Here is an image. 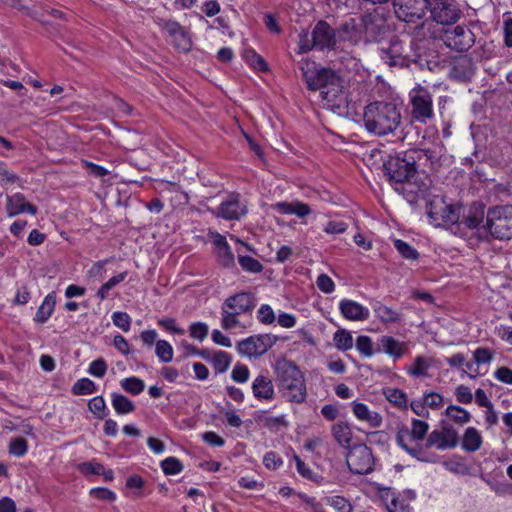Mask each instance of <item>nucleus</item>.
I'll return each mask as SVG.
<instances>
[{
    "label": "nucleus",
    "instance_id": "1",
    "mask_svg": "<svg viewBox=\"0 0 512 512\" xmlns=\"http://www.w3.org/2000/svg\"><path fill=\"white\" fill-rule=\"evenodd\" d=\"M310 90H319L324 107L341 114L349 106V92L345 80L334 70H311L301 67Z\"/></svg>",
    "mask_w": 512,
    "mask_h": 512
},
{
    "label": "nucleus",
    "instance_id": "2",
    "mask_svg": "<svg viewBox=\"0 0 512 512\" xmlns=\"http://www.w3.org/2000/svg\"><path fill=\"white\" fill-rule=\"evenodd\" d=\"M363 123L368 132L379 136L387 135L400 125L401 113L394 103L376 101L365 107Z\"/></svg>",
    "mask_w": 512,
    "mask_h": 512
},
{
    "label": "nucleus",
    "instance_id": "3",
    "mask_svg": "<svg viewBox=\"0 0 512 512\" xmlns=\"http://www.w3.org/2000/svg\"><path fill=\"white\" fill-rule=\"evenodd\" d=\"M275 380L281 396L288 402L301 404L306 400L307 389L304 375L293 362L277 361Z\"/></svg>",
    "mask_w": 512,
    "mask_h": 512
},
{
    "label": "nucleus",
    "instance_id": "4",
    "mask_svg": "<svg viewBox=\"0 0 512 512\" xmlns=\"http://www.w3.org/2000/svg\"><path fill=\"white\" fill-rule=\"evenodd\" d=\"M429 429V424L425 421L413 419L410 430H400L396 436L397 444L412 457L423 461L431 462L432 459L427 455L425 445L422 441Z\"/></svg>",
    "mask_w": 512,
    "mask_h": 512
},
{
    "label": "nucleus",
    "instance_id": "5",
    "mask_svg": "<svg viewBox=\"0 0 512 512\" xmlns=\"http://www.w3.org/2000/svg\"><path fill=\"white\" fill-rule=\"evenodd\" d=\"M385 170L389 180L396 185H402L403 190H407L413 182H416L417 172L412 155L405 154L403 157H391L385 163Z\"/></svg>",
    "mask_w": 512,
    "mask_h": 512
},
{
    "label": "nucleus",
    "instance_id": "6",
    "mask_svg": "<svg viewBox=\"0 0 512 512\" xmlns=\"http://www.w3.org/2000/svg\"><path fill=\"white\" fill-rule=\"evenodd\" d=\"M462 206L447 203L441 196H434L428 205L427 215L436 227L451 228L460 219Z\"/></svg>",
    "mask_w": 512,
    "mask_h": 512
},
{
    "label": "nucleus",
    "instance_id": "7",
    "mask_svg": "<svg viewBox=\"0 0 512 512\" xmlns=\"http://www.w3.org/2000/svg\"><path fill=\"white\" fill-rule=\"evenodd\" d=\"M484 230L497 239L512 238V205L496 206L487 212L486 226Z\"/></svg>",
    "mask_w": 512,
    "mask_h": 512
},
{
    "label": "nucleus",
    "instance_id": "8",
    "mask_svg": "<svg viewBox=\"0 0 512 512\" xmlns=\"http://www.w3.org/2000/svg\"><path fill=\"white\" fill-rule=\"evenodd\" d=\"M411 118L423 124L434 118L432 94L427 87L417 83L409 92Z\"/></svg>",
    "mask_w": 512,
    "mask_h": 512
},
{
    "label": "nucleus",
    "instance_id": "9",
    "mask_svg": "<svg viewBox=\"0 0 512 512\" xmlns=\"http://www.w3.org/2000/svg\"><path fill=\"white\" fill-rule=\"evenodd\" d=\"M360 25L364 31V43H379L392 33L384 14L378 10L360 17Z\"/></svg>",
    "mask_w": 512,
    "mask_h": 512
},
{
    "label": "nucleus",
    "instance_id": "10",
    "mask_svg": "<svg viewBox=\"0 0 512 512\" xmlns=\"http://www.w3.org/2000/svg\"><path fill=\"white\" fill-rule=\"evenodd\" d=\"M460 435L450 423H442L439 429L428 434L425 450L435 448L439 451L453 449L459 445Z\"/></svg>",
    "mask_w": 512,
    "mask_h": 512
},
{
    "label": "nucleus",
    "instance_id": "11",
    "mask_svg": "<svg viewBox=\"0 0 512 512\" xmlns=\"http://www.w3.org/2000/svg\"><path fill=\"white\" fill-rule=\"evenodd\" d=\"M476 36L470 27L457 25L446 29L442 35L444 44L455 51H468L475 43Z\"/></svg>",
    "mask_w": 512,
    "mask_h": 512
},
{
    "label": "nucleus",
    "instance_id": "12",
    "mask_svg": "<svg viewBox=\"0 0 512 512\" xmlns=\"http://www.w3.org/2000/svg\"><path fill=\"white\" fill-rule=\"evenodd\" d=\"M428 9L431 19L441 25L454 24L461 16L454 0H429Z\"/></svg>",
    "mask_w": 512,
    "mask_h": 512
},
{
    "label": "nucleus",
    "instance_id": "13",
    "mask_svg": "<svg viewBox=\"0 0 512 512\" xmlns=\"http://www.w3.org/2000/svg\"><path fill=\"white\" fill-rule=\"evenodd\" d=\"M347 465L355 474H367L373 470L374 458L371 449L365 444L353 446L346 457Z\"/></svg>",
    "mask_w": 512,
    "mask_h": 512
},
{
    "label": "nucleus",
    "instance_id": "14",
    "mask_svg": "<svg viewBox=\"0 0 512 512\" xmlns=\"http://www.w3.org/2000/svg\"><path fill=\"white\" fill-rule=\"evenodd\" d=\"M429 0H393L397 18L407 23L421 20L428 9Z\"/></svg>",
    "mask_w": 512,
    "mask_h": 512
},
{
    "label": "nucleus",
    "instance_id": "15",
    "mask_svg": "<svg viewBox=\"0 0 512 512\" xmlns=\"http://www.w3.org/2000/svg\"><path fill=\"white\" fill-rule=\"evenodd\" d=\"M248 212L246 202L240 197L239 194H229L220 205L211 210V213L225 220H240Z\"/></svg>",
    "mask_w": 512,
    "mask_h": 512
},
{
    "label": "nucleus",
    "instance_id": "16",
    "mask_svg": "<svg viewBox=\"0 0 512 512\" xmlns=\"http://www.w3.org/2000/svg\"><path fill=\"white\" fill-rule=\"evenodd\" d=\"M275 343L270 334L250 336L238 343V352L248 358H257L265 354Z\"/></svg>",
    "mask_w": 512,
    "mask_h": 512
},
{
    "label": "nucleus",
    "instance_id": "17",
    "mask_svg": "<svg viewBox=\"0 0 512 512\" xmlns=\"http://www.w3.org/2000/svg\"><path fill=\"white\" fill-rule=\"evenodd\" d=\"M379 56L389 66L402 64L404 61V48L401 41L393 33L379 42Z\"/></svg>",
    "mask_w": 512,
    "mask_h": 512
},
{
    "label": "nucleus",
    "instance_id": "18",
    "mask_svg": "<svg viewBox=\"0 0 512 512\" xmlns=\"http://www.w3.org/2000/svg\"><path fill=\"white\" fill-rule=\"evenodd\" d=\"M353 416L361 423H366L369 428L377 429L383 424L382 415L375 410H372L363 402L353 401L350 404Z\"/></svg>",
    "mask_w": 512,
    "mask_h": 512
},
{
    "label": "nucleus",
    "instance_id": "19",
    "mask_svg": "<svg viewBox=\"0 0 512 512\" xmlns=\"http://www.w3.org/2000/svg\"><path fill=\"white\" fill-rule=\"evenodd\" d=\"M254 398L262 403H269L275 399L276 392L272 379L266 375L256 376L251 383Z\"/></svg>",
    "mask_w": 512,
    "mask_h": 512
},
{
    "label": "nucleus",
    "instance_id": "20",
    "mask_svg": "<svg viewBox=\"0 0 512 512\" xmlns=\"http://www.w3.org/2000/svg\"><path fill=\"white\" fill-rule=\"evenodd\" d=\"M338 40L357 45L364 43V31L360 18H350L338 30Z\"/></svg>",
    "mask_w": 512,
    "mask_h": 512
},
{
    "label": "nucleus",
    "instance_id": "21",
    "mask_svg": "<svg viewBox=\"0 0 512 512\" xmlns=\"http://www.w3.org/2000/svg\"><path fill=\"white\" fill-rule=\"evenodd\" d=\"M312 36L316 48L321 50L333 48L338 39V35L336 36L333 29L324 21L315 25Z\"/></svg>",
    "mask_w": 512,
    "mask_h": 512
},
{
    "label": "nucleus",
    "instance_id": "22",
    "mask_svg": "<svg viewBox=\"0 0 512 512\" xmlns=\"http://www.w3.org/2000/svg\"><path fill=\"white\" fill-rule=\"evenodd\" d=\"M339 311L349 321H365L370 317V311L366 306L351 299H342L339 302Z\"/></svg>",
    "mask_w": 512,
    "mask_h": 512
},
{
    "label": "nucleus",
    "instance_id": "23",
    "mask_svg": "<svg viewBox=\"0 0 512 512\" xmlns=\"http://www.w3.org/2000/svg\"><path fill=\"white\" fill-rule=\"evenodd\" d=\"M165 31L171 38L173 46L181 51L188 52L191 48V40L185 29L175 21H168L164 26Z\"/></svg>",
    "mask_w": 512,
    "mask_h": 512
},
{
    "label": "nucleus",
    "instance_id": "24",
    "mask_svg": "<svg viewBox=\"0 0 512 512\" xmlns=\"http://www.w3.org/2000/svg\"><path fill=\"white\" fill-rule=\"evenodd\" d=\"M380 498L388 512H412L406 498L390 488L383 489Z\"/></svg>",
    "mask_w": 512,
    "mask_h": 512
},
{
    "label": "nucleus",
    "instance_id": "25",
    "mask_svg": "<svg viewBox=\"0 0 512 512\" xmlns=\"http://www.w3.org/2000/svg\"><path fill=\"white\" fill-rule=\"evenodd\" d=\"M6 211L9 217H14L22 213L35 215L37 213V208L30 202L26 201L23 194L14 193L7 196Z\"/></svg>",
    "mask_w": 512,
    "mask_h": 512
},
{
    "label": "nucleus",
    "instance_id": "26",
    "mask_svg": "<svg viewBox=\"0 0 512 512\" xmlns=\"http://www.w3.org/2000/svg\"><path fill=\"white\" fill-rule=\"evenodd\" d=\"M484 443L482 432L476 427L469 426L460 436L459 445L466 453H474L479 451Z\"/></svg>",
    "mask_w": 512,
    "mask_h": 512
},
{
    "label": "nucleus",
    "instance_id": "27",
    "mask_svg": "<svg viewBox=\"0 0 512 512\" xmlns=\"http://www.w3.org/2000/svg\"><path fill=\"white\" fill-rule=\"evenodd\" d=\"M255 306V300L251 293L241 292L227 298L223 304V307L236 312L238 314H244L251 311Z\"/></svg>",
    "mask_w": 512,
    "mask_h": 512
},
{
    "label": "nucleus",
    "instance_id": "28",
    "mask_svg": "<svg viewBox=\"0 0 512 512\" xmlns=\"http://www.w3.org/2000/svg\"><path fill=\"white\" fill-rule=\"evenodd\" d=\"M194 353L209 361L217 374L227 371L232 362L230 354L225 351H198L195 349Z\"/></svg>",
    "mask_w": 512,
    "mask_h": 512
},
{
    "label": "nucleus",
    "instance_id": "29",
    "mask_svg": "<svg viewBox=\"0 0 512 512\" xmlns=\"http://www.w3.org/2000/svg\"><path fill=\"white\" fill-rule=\"evenodd\" d=\"M485 217L484 207L480 204L471 205L466 211L461 210V216L457 226L464 225L469 229H480V224ZM481 229H484L481 227Z\"/></svg>",
    "mask_w": 512,
    "mask_h": 512
},
{
    "label": "nucleus",
    "instance_id": "30",
    "mask_svg": "<svg viewBox=\"0 0 512 512\" xmlns=\"http://www.w3.org/2000/svg\"><path fill=\"white\" fill-rule=\"evenodd\" d=\"M272 210L283 215H296L299 218H304L311 213L309 205L300 202H277L271 206Z\"/></svg>",
    "mask_w": 512,
    "mask_h": 512
},
{
    "label": "nucleus",
    "instance_id": "31",
    "mask_svg": "<svg viewBox=\"0 0 512 512\" xmlns=\"http://www.w3.org/2000/svg\"><path fill=\"white\" fill-rule=\"evenodd\" d=\"M378 344L380 350L394 360L400 359L406 352V343L400 342L392 336H381Z\"/></svg>",
    "mask_w": 512,
    "mask_h": 512
},
{
    "label": "nucleus",
    "instance_id": "32",
    "mask_svg": "<svg viewBox=\"0 0 512 512\" xmlns=\"http://www.w3.org/2000/svg\"><path fill=\"white\" fill-rule=\"evenodd\" d=\"M56 306L55 292L48 293L38 307L34 316V321L39 324H44L52 316Z\"/></svg>",
    "mask_w": 512,
    "mask_h": 512
},
{
    "label": "nucleus",
    "instance_id": "33",
    "mask_svg": "<svg viewBox=\"0 0 512 512\" xmlns=\"http://www.w3.org/2000/svg\"><path fill=\"white\" fill-rule=\"evenodd\" d=\"M444 415L454 424L464 426L471 422V413L462 406L450 404L446 407Z\"/></svg>",
    "mask_w": 512,
    "mask_h": 512
},
{
    "label": "nucleus",
    "instance_id": "34",
    "mask_svg": "<svg viewBox=\"0 0 512 512\" xmlns=\"http://www.w3.org/2000/svg\"><path fill=\"white\" fill-rule=\"evenodd\" d=\"M375 317L382 323H396L401 321V314L391 307L376 301L372 305Z\"/></svg>",
    "mask_w": 512,
    "mask_h": 512
},
{
    "label": "nucleus",
    "instance_id": "35",
    "mask_svg": "<svg viewBox=\"0 0 512 512\" xmlns=\"http://www.w3.org/2000/svg\"><path fill=\"white\" fill-rule=\"evenodd\" d=\"M332 434L335 440L343 447H348L352 440V430L347 422L340 421L333 425Z\"/></svg>",
    "mask_w": 512,
    "mask_h": 512
},
{
    "label": "nucleus",
    "instance_id": "36",
    "mask_svg": "<svg viewBox=\"0 0 512 512\" xmlns=\"http://www.w3.org/2000/svg\"><path fill=\"white\" fill-rule=\"evenodd\" d=\"M111 404L117 414L125 415L135 410L133 401L119 393L111 394Z\"/></svg>",
    "mask_w": 512,
    "mask_h": 512
},
{
    "label": "nucleus",
    "instance_id": "37",
    "mask_svg": "<svg viewBox=\"0 0 512 512\" xmlns=\"http://www.w3.org/2000/svg\"><path fill=\"white\" fill-rule=\"evenodd\" d=\"M386 400L399 409H407L408 398L405 392L396 388H387L384 390Z\"/></svg>",
    "mask_w": 512,
    "mask_h": 512
},
{
    "label": "nucleus",
    "instance_id": "38",
    "mask_svg": "<svg viewBox=\"0 0 512 512\" xmlns=\"http://www.w3.org/2000/svg\"><path fill=\"white\" fill-rule=\"evenodd\" d=\"M127 275H128V273L126 271H124L117 275L112 276L108 281H106L104 284H102L100 286V288L97 290V292H96L97 298H99L100 301L105 300L108 297L110 290L112 288H114L115 286H117L118 284H120L121 282H123L126 279Z\"/></svg>",
    "mask_w": 512,
    "mask_h": 512
},
{
    "label": "nucleus",
    "instance_id": "39",
    "mask_svg": "<svg viewBox=\"0 0 512 512\" xmlns=\"http://www.w3.org/2000/svg\"><path fill=\"white\" fill-rule=\"evenodd\" d=\"M121 388L131 395H139L145 389V382L136 376L123 378L120 381Z\"/></svg>",
    "mask_w": 512,
    "mask_h": 512
},
{
    "label": "nucleus",
    "instance_id": "40",
    "mask_svg": "<svg viewBox=\"0 0 512 512\" xmlns=\"http://www.w3.org/2000/svg\"><path fill=\"white\" fill-rule=\"evenodd\" d=\"M430 367V359L423 356H417L413 364L407 369V372L413 377H424L427 376V371Z\"/></svg>",
    "mask_w": 512,
    "mask_h": 512
},
{
    "label": "nucleus",
    "instance_id": "41",
    "mask_svg": "<svg viewBox=\"0 0 512 512\" xmlns=\"http://www.w3.org/2000/svg\"><path fill=\"white\" fill-rule=\"evenodd\" d=\"M333 341L335 347L340 351H347L353 347V337L345 329H339L334 333Z\"/></svg>",
    "mask_w": 512,
    "mask_h": 512
},
{
    "label": "nucleus",
    "instance_id": "42",
    "mask_svg": "<svg viewBox=\"0 0 512 512\" xmlns=\"http://www.w3.org/2000/svg\"><path fill=\"white\" fill-rule=\"evenodd\" d=\"M89 411L98 419H104L108 414L106 402L102 396H96L88 402Z\"/></svg>",
    "mask_w": 512,
    "mask_h": 512
},
{
    "label": "nucleus",
    "instance_id": "43",
    "mask_svg": "<svg viewBox=\"0 0 512 512\" xmlns=\"http://www.w3.org/2000/svg\"><path fill=\"white\" fill-rule=\"evenodd\" d=\"M96 390L97 385L86 377L77 380L72 387V393L74 395H90L95 393Z\"/></svg>",
    "mask_w": 512,
    "mask_h": 512
},
{
    "label": "nucleus",
    "instance_id": "44",
    "mask_svg": "<svg viewBox=\"0 0 512 512\" xmlns=\"http://www.w3.org/2000/svg\"><path fill=\"white\" fill-rule=\"evenodd\" d=\"M155 354L161 362L169 363L173 359L174 350L168 341L158 340L155 346Z\"/></svg>",
    "mask_w": 512,
    "mask_h": 512
},
{
    "label": "nucleus",
    "instance_id": "45",
    "mask_svg": "<svg viewBox=\"0 0 512 512\" xmlns=\"http://www.w3.org/2000/svg\"><path fill=\"white\" fill-rule=\"evenodd\" d=\"M240 314L233 312L225 307L222 306V318H221V325L222 328L225 330H232L236 329L238 327L243 328L244 326L241 325L238 316Z\"/></svg>",
    "mask_w": 512,
    "mask_h": 512
},
{
    "label": "nucleus",
    "instance_id": "46",
    "mask_svg": "<svg viewBox=\"0 0 512 512\" xmlns=\"http://www.w3.org/2000/svg\"><path fill=\"white\" fill-rule=\"evenodd\" d=\"M160 466L166 475H177L183 470V464L176 457H168L162 460Z\"/></svg>",
    "mask_w": 512,
    "mask_h": 512
},
{
    "label": "nucleus",
    "instance_id": "47",
    "mask_svg": "<svg viewBox=\"0 0 512 512\" xmlns=\"http://www.w3.org/2000/svg\"><path fill=\"white\" fill-rule=\"evenodd\" d=\"M218 262L224 267H232L235 263L234 254L228 244L215 250Z\"/></svg>",
    "mask_w": 512,
    "mask_h": 512
},
{
    "label": "nucleus",
    "instance_id": "48",
    "mask_svg": "<svg viewBox=\"0 0 512 512\" xmlns=\"http://www.w3.org/2000/svg\"><path fill=\"white\" fill-rule=\"evenodd\" d=\"M394 246L399 254L408 260H415L418 258V252L407 242L397 239L394 241Z\"/></svg>",
    "mask_w": 512,
    "mask_h": 512
},
{
    "label": "nucleus",
    "instance_id": "49",
    "mask_svg": "<svg viewBox=\"0 0 512 512\" xmlns=\"http://www.w3.org/2000/svg\"><path fill=\"white\" fill-rule=\"evenodd\" d=\"M28 451V443L24 438L18 437L10 441L9 453L16 457L24 456Z\"/></svg>",
    "mask_w": 512,
    "mask_h": 512
},
{
    "label": "nucleus",
    "instance_id": "50",
    "mask_svg": "<svg viewBox=\"0 0 512 512\" xmlns=\"http://www.w3.org/2000/svg\"><path fill=\"white\" fill-rule=\"evenodd\" d=\"M144 486V480L141 476L133 474L126 480V488L131 490L134 497L142 496V489Z\"/></svg>",
    "mask_w": 512,
    "mask_h": 512
},
{
    "label": "nucleus",
    "instance_id": "51",
    "mask_svg": "<svg viewBox=\"0 0 512 512\" xmlns=\"http://www.w3.org/2000/svg\"><path fill=\"white\" fill-rule=\"evenodd\" d=\"M208 332L209 327L204 322H194L189 327L190 337L198 341H203L207 337Z\"/></svg>",
    "mask_w": 512,
    "mask_h": 512
},
{
    "label": "nucleus",
    "instance_id": "52",
    "mask_svg": "<svg viewBox=\"0 0 512 512\" xmlns=\"http://www.w3.org/2000/svg\"><path fill=\"white\" fill-rule=\"evenodd\" d=\"M356 348L365 357H371L374 354L373 342L369 336H359L356 340Z\"/></svg>",
    "mask_w": 512,
    "mask_h": 512
},
{
    "label": "nucleus",
    "instance_id": "53",
    "mask_svg": "<svg viewBox=\"0 0 512 512\" xmlns=\"http://www.w3.org/2000/svg\"><path fill=\"white\" fill-rule=\"evenodd\" d=\"M238 261L240 266L248 272L258 273L261 272L263 269L262 264L257 259L250 256L240 255Z\"/></svg>",
    "mask_w": 512,
    "mask_h": 512
},
{
    "label": "nucleus",
    "instance_id": "54",
    "mask_svg": "<svg viewBox=\"0 0 512 512\" xmlns=\"http://www.w3.org/2000/svg\"><path fill=\"white\" fill-rule=\"evenodd\" d=\"M107 368L106 361L103 358H98L89 364L87 372L96 378H102L106 374Z\"/></svg>",
    "mask_w": 512,
    "mask_h": 512
},
{
    "label": "nucleus",
    "instance_id": "55",
    "mask_svg": "<svg viewBox=\"0 0 512 512\" xmlns=\"http://www.w3.org/2000/svg\"><path fill=\"white\" fill-rule=\"evenodd\" d=\"M326 503L333 507L337 512H352V506L348 500L340 496L326 498Z\"/></svg>",
    "mask_w": 512,
    "mask_h": 512
},
{
    "label": "nucleus",
    "instance_id": "56",
    "mask_svg": "<svg viewBox=\"0 0 512 512\" xmlns=\"http://www.w3.org/2000/svg\"><path fill=\"white\" fill-rule=\"evenodd\" d=\"M113 324L122 329L124 332H128L131 326V317L126 312L116 311L111 316Z\"/></svg>",
    "mask_w": 512,
    "mask_h": 512
},
{
    "label": "nucleus",
    "instance_id": "57",
    "mask_svg": "<svg viewBox=\"0 0 512 512\" xmlns=\"http://www.w3.org/2000/svg\"><path fill=\"white\" fill-rule=\"evenodd\" d=\"M257 319L262 324H272L275 321V313L268 304H262L257 311Z\"/></svg>",
    "mask_w": 512,
    "mask_h": 512
},
{
    "label": "nucleus",
    "instance_id": "58",
    "mask_svg": "<svg viewBox=\"0 0 512 512\" xmlns=\"http://www.w3.org/2000/svg\"><path fill=\"white\" fill-rule=\"evenodd\" d=\"M422 398L425 401L427 409L437 410L444 405V397L437 392L425 393Z\"/></svg>",
    "mask_w": 512,
    "mask_h": 512
},
{
    "label": "nucleus",
    "instance_id": "59",
    "mask_svg": "<svg viewBox=\"0 0 512 512\" xmlns=\"http://www.w3.org/2000/svg\"><path fill=\"white\" fill-rule=\"evenodd\" d=\"M249 376L250 371L244 364H236L231 372V378L237 383H246Z\"/></svg>",
    "mask_w": 512,
    "mask_h": 512
},
{
    "label": "nucleus",
    "instance_id": "60",
    "mask_svg": "<svg viewBox=\"0 0 512 512\" xmlns=\"http://www.w3.org/2000/svg\"><path fill=\"white\" fill-rule=\"evenodd\" d=\"M455 397L457 402L461 404H470L473 401L471 389L465 385H459L455 388Z\"/></svg>",
    "mask_w": 512,
    "mask_h": 512
},
{
    "label": "nucleus",
    "instance_id": "61",
    "mask_svg": "<svg viewBox=\"0 0 512 512\" xmlns=\"http://www.w3.org/2000/svg\"><path fill=\"white\" fill-rule=\"evenodd\" d=\"M316 285L321 292L326 294L335 290V283L327 274H320L316 280Z\"/></svg>",
    "mask_w": 512,
    "mask_h": 512
},
{
    "label": "nucleus",
    "instance_id": "62",
    "mask_svg": "<svg viewBox=\"0 0 512 512\" xmlns=\"http://www.w3.org/2000/svg\"><path fill=\"white\" fill-rule=\"evenodd\" d=\"M263 464L267 469L275 470L283 465V460L278 454L271 451L264 455Z\"/></svg>",
    "mask_w": 512,
    "mask_h": 512
},
{
    "label": "nucleus",
    "instance_id": "63",
    "mask_svg": "<svg viewBox=\"0 0 512 512\" xmlns=\"http://www.w3.org/2000/svg\"><path fill=\"white\" fill-rule=\"evenodd\" d=\"M316 48L313 37L310 39L308 32H302L299 35L298 53L304 54Z\"/></svg>",
    "mask_w": 512,
    "mask_h": 512
},
{
    "label": "nucleus",
    "instance_id": "64",
    "mask_svg": "<svg viewBox=\"0 0 512 512\" xmlns=\"http://www.w3.org/2000/svg\"><path fill=\"white\" fill-rule=\"evenodd\" d=\"M494 378L504 384L512 385V369L502 366L494 374Z\"/></svg>",
    "mask_w": 512,
    "mask_h": 512
}]
</instances>
